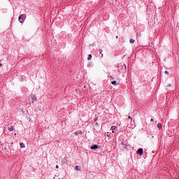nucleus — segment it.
Here are the masks:
<instances>
[{"mask_svg": "<svg viewBox=\"0 0 179 179\" xmlns=\"http://www.w3.org/2000/svg\"><path fill=\"white\" fill-rule=\"evenodd\" d=\"M157 128L159 129H162V128H163V125H162V123H158L157 124Z\"/></svg>", "mask_w": 179, "mask_h": 179, "instance_id": "1a4fd4ad", "label": "nucleus"}, {"mask_svg": "<svg viewBox=\"0 0 179 179\" xmlns=\"http://www.w3.org/2000/svg\"><path fill=\"white\" fill-rule=\"evenodd\" d=\"M124 72H127V65L124 64Z\"/></svg>", "mask_w": 179, "mask_h": 179, "instance_id": "dca6fc26", "label": "nucleus"}, {"mask_svg": "<svg viewBox=\"0 0 179 179\" xmlns=\"http://www.w3.org/2000/svg\"><path fill=\"white\" fill-rule=\"evenodd\" d=\"M107 136H110V135H107Z\"/></svg>", "mask_w": 179, "mask_h": 179, "instance_id": "a878e982", "label": "nucleus"}, {"mask_svg": "<svg viewBox=\"0 0 179 179\" xmlns=\"http://www.w3.org/2000/svg\"><path fill=\"white\" fill-rule=\"evenodd\" d=\"M14 128H13V126H8V131L9 132H12V131H13Z\"/></svg>", "mask_w": 179, "mask_h": 179, "instance_id": "423d86ee", "label": "nucleus"}, {"mask_svg": "<svg viewBox=\"0 0 179 179\" xmlns=\"http://www.w3.org/2000/svg\"><path fill=\"white\" fill-rule=\"evenodd\" d=\"M92 57H93V56H92V55H88V57H87V60H88V61H90V60L92 59Z\"/></svg>", "mask_w": 179, "mask_h": 179, "instance_id": "9b49d317", "label": "nucleus"}, {"mask_svg": "<svg viewBox=\"0 0 179 179\" xmlns=\"http://www.w3.org/2000/svg\"><path fill=\"white\" fill-rule=\"evenodd\" d=\"M110 129H111V131H113V132H114V130L115 129V126H112L110 127Z\"/></svg>", "mask_w": 179, "mask_h": 179, "instance_id": "ddd939ff", "label": "nucleus"}, {"mask_svg": "<svg viewBox=\"0 0 179 179\" xmlns=\"http://www.w3.org/2000/svg\"><path fill=\"white\" fill-rule=\"evenodd\" d=\"M99 145H96V144H94V145H92V146H91L90 147V149L92 150H96V149H99Z\"/></svg>", "mask_w": 179, "mask_h": 179, "instance_id": "20e7f679", "label": "nucleus"}, {"mask_svg": "<svg viewBox=\"0 0 179 179\" xmlns=\"http://www.w3.org/2000/svg\"><path fill=\"white\" fill-rule=\"evenodd\" d=\"M129 43H131V44H134V43H135V39L131 38L129 40Z\"/></svg>", "mask_w": 179, "mask_h": 179, "instance_id": "9d476101", "label": "nucleus"}, {"mask_svg": "<svg viewBox=\"0 0 179 179\" xmlns=\"http://www.w3.org/2000/svg\"><path fill=\"white\" fill-rule=\"evenodd\" d=\"M150 121H153V118H151Z\"/></svg>", "mask_w": 179, "mask_h": 179, "instance_id": "b1692460", "label": "nucleus"}, {"mask_svg": "<svg viewBox=\"0 0 179 179\" xmlns=\"http://www.w3.org/2000/svg\"><path fill=\"white\" fill-rule=\"evenodd\" d=\"M164 73H165V75H169V71H165Z\"/></svg>", "mask_w": 179, "mask_h": 179, "instance_id": "f3484780", "label": "nucleus"}, {"mask_svg": "<svg viewBox=\"0 0 179 179\" xmlns=\"http://www.w3.org/2000/svg\"><path fill=\"white\" fill-rule=\"evenodd\" d=\"M110 79L114 80V77H113V76H110Z\"/></svg>", "mask_w": 179, "mask_h": 179, "instance_id": "a211bd4d", "label": "nucleus"}, {"mask_svg": "<svg viewBox=\"0 0 179 179\" xmlns=\"http://www.w3.org/2000/svg\"><path fill=\"white\" fill-rule=\"evenodd\" d=\"M170 86H171V84H169V85H167V87H170Z\"/></svg>", "mask_w": 179, "mask_h": 179, "instance_id": "412c9836", "label": "nucleus"}, {"mask_svg": "<svg viewBox=\"0 0 179 179\" xmlns=\"http://www.w3.org/2000/svg\"><path fill=\"white\" fill-rule=\"evenodd\" d=\"M136 154L139 155V156H142V155H143V148H139L137 151H136Z\"/></svg>", "mask_w": 179, "mask_h": 179, "instance_id": "7ed1b4c3", "label": "nucleus"}, {"mask_svg": "<svg viewBox=\"0 0 179 179\" xmlns=\"http://www.w3.org/2000/svg\"><path fill=\"white\" fill-rule=\"evenodd\" d=\"M116 38H118V36H116Z\"/></svg>", "mask_w": 179, "mask_h": 179, "instance_id": "393cba45", "label": "nucleus"}, {"mask_svg": "<svg viewBox=\"0 0 179 179\" xmlns=\"http://www.w3.org/2000/svg\"><path fill=\"white\" fill-rule=\"evenodd\" d=\"M56 169H59V166L56 165Z\"/></svg>", "mask_w": 179, "mask_h": 179, "instance_id": "4be33fe9", "label": "nucleus"}, {"mask_svg": "<svg viewBox=\"0 0 179 179\" xmlns=\"http://www.w3.org/2000/svg\"><path fill=\"white\" fill-rule=\"evenodd\" d=\"M128 118H129V120H132V117H131V116H128Z\"/></svg>", "mask_w": 179, "mask_h": 179, "instance_id": "aec40b11", "label": "nucleus"}, {"mask_svg": "<svg viewBox=\"0 0 179 179\" xmlns=\"http://www.w3.org/2000/svg\"><path fill=\"white\" fill-rule=\"evenodd\" d=\"M31 99H32V103H34V101H36L37 97H36V95L31 94Z\"/></svg>", "mask_w": 179, "mask_h": 179, "instance_id": "39448f33", "label": "nucleus"}, {"mask_svg": "<svg viewBox=\"0 0 179 179\" xmlns=\"http://www.w3.org/2000/svg\"><path fill=\"white\" fill-rule=\"evenodd\" d=\"M80 135H82V130H80L79 131Z\"/></svg>", "mask_w": 179, "mask_h": 179, "instance_id": "6ab92c4d", "label": "nucleus"}, {"mask_svg": "<svg viewBox=\"0 0 179 179\" xmlns=\"http://www.w3.org/2000/svg\"><path fill=\"white\" fill-rule=\"evenodd\" d=\"M99 54H101V58H103V53H101L103 52V49H99Z\"/></svg>", "mask_w": 179, "mask_h": 179, "instance_id": "f8f14e48", "label": "nucleus"}, {"mask_svg": "<svg viewBox=\"0 0 179 179\" xmlns=\"http://www.w3.org/2000/svg\"><path fill=\"white\" fill-rule=\"evenodd\" d=\"M20 146L22 148H26V145L24 144V143H20Z\"/></svg>", "mask_w": 179, "mask_h": 179, "instance_id": "0eeeda50", "label": "nucleus"}, {"mask_svg": "<svg viewBox=\"0 0 179 179\" xmlns=\"http://www.w3.org/2000/svg\"><path fill=\"white\" fill-rule=\"evenodd\" d=\"M78 134H79V131L74 132V135H76V136H78Z\"/></svg>", "mask_w": 179, "mask_h": 179, "instance_id": "2eb2a0df", "label": "nucleus"}, {"mask_svg": "<svg viewBox=\"0 0 179 179\" xmlns=\"http://www.w3.org/2000/svg\"><path fill=\"white\" fill-rule=\"evenodd\" d=\"M122 146H123V148H124V149H129V145H127V143H127V141H122Z\"/></svg>", "mask_w": 179, "mask_h": 179, "instance_id": "f03ea898", "label": "nucleus"}, {"mask_svg": "<svg viewBox=\"0 0 179 179\" xmlns=\"http://www.w3.org/2000/svg\"><path fill=\"white\" fill-rule=\"evenodd\" d=\"M111 84L113 85L114 86H118V83H117L116 80H113L111 82Z\"/></svg>", "mask_w": 179, "mask_h": 179, "instance_id": "6e6552de", "label": "nucleus"}, {"mask_svg": "<svg viewBox=\"0 0 179 179\" xmlns=\"http://www.w3.org/2000/svg\"><path fill=\"white\" fill-rule=\"evenodd\" d=\"M0 66H2V63L0 64Z\"/></svg>", "mask_w": 179, "mask_h": 179, "instance_id": "5701e85b", "label": "nucleus"}, {"mask_svg": "<svg viewBox=\"0 0 179 179\" xmlns=\"http://www.w3.org/2000/svg\"><path fill=\"white\" fill-rule=\"evenodd\" d=\"M75 169L77 170V171H79L80 169H79V166H76Z\"/></svg>", "mask_w": 179, "mask_h": 179, "instance_id": "4468645a", "label": "nucleus"}, {"mask_svg": "<svg viewBox=\"0 0 179 179\" xmlns=\"http://www.w3.org/2000/svg\"><path fill=\"white\" fill-rule=\"evenodd\" d=\"M18 20L20 23H24V20H26V15L22 14L19 16Z\"/></svg>", "mask_w": 179, "mask_h": 179, "instance_id": "f257e3e1", "label": "nucleus"}]
</instances>
